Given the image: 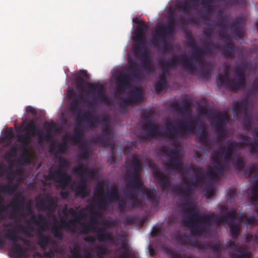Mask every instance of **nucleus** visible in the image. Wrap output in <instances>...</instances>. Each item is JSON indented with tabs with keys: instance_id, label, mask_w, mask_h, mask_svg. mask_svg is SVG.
Returning <instances> with one entry per match:
<instances>
[{
	"instance_id": "7",
	"label": "nucleus",
	"mask_w": 258,
	"mask_h": 258,
	"mask_svg": "<svg viewBox=\"0 0 258 258\" xmlns=\"http://www.w3.org/2000/svg\"><path fill=\"white\" fill-rule=\"evenodd\" d=\"M16 226L19 230H17L16 228L9 229L7 230L6 237L13 242L11 250L14 256H16L15 258H21L26 254V249L24 246L17 243L19 240H22L21 237L18 234V232L21 231L27 235L28 234L21 224L17 222Z\"/></svg>"
},
{
	"instance_id": "22",
	"label": "nucleus",
	"mask_w": 258,
	"mask_h": 258,
	"mask_svg": "<svg viewBox=\"0 0 258 258\" xmlns=\"http://www.w3.org/2000/svg\"><path fill=\"white\" fill-rule=\"evenodd\" d=\"M241 143H238L236 141H228L226 146L224 147L222 151V158L225 161L226 168H229L228 162L232 158V154L234 152H237L240 149Z\"/></svg>"
},
{
	"instance_id": "8",
	"label": "nucleus",
	"mask_w": 258,
	"mask_h": 258,
	"mask_svg": "<svg viewBox=\"0 0 258 258\" xmlns=\"http://www.w3.org/2000/svg\"><path fill=\"white\" fill-rule=\"evenodd\" d=\"M177 63H180L183 67L186 68L190 73H192L197 71L198 67L195 63L191 64L188 60V57L186 55L181 56L176 55L173 59L162 60L160 62L161 70L164 74L174 68Z\"/></svg>"
},
{
	"instance_id": "53",
	"label": "nucleus",
	"mask_w": 258,
	"mask_h": 258,
	"mask_svg": "<svg viewBox=\"0 0 258 258\" xmlns=\"http://www.w3.org/2000/svg\"><path fill=\"white\" fill-rule=\"evenodd\" d=\"M61 225H58V227H53L52 228V233L55 238L57 239L61 240L63 238V233L59 229V227Z\"/></svg>"
},
{
	"instance_id": "25",
	"label": "nucleus",
	"mask_w": 258,
	"mask_h": 258,
	"mask_svg": "<svg viewBox=\"0 0 258 258\" xmlns=\"http://www.w3.org/2000/svg\"><path fill=\"white\" fill-rule=\"evenodd\" d=\"M25 202V198L21 194L16 195L15 198L11 200L9 206L13 209V211L11 214L12 218H15L18 217L17 215V211H19V213H21V211L24 210Z\"/></svg>"
},
{
	"instance_id": "17",
	"label": "nucleus",
	"mask_w": 258,
	"mask_h": 258,
	"mask_svg": "<svg viewBox=\"0 0 258 258\" xmlns=\"http://www.w3.org/2000/svg\"><path fill=\"white\" fill-rule=\"evenodd\" d=\"M111 129L108 125L103 126L101 133L93 137V141L97 144H99L102 147H109L113 149L115 147V143L109 141V137L111 135Z\"/></svg>"
},
{
	"instance_id": "62",
	"label": "nucleus",
	"mask_w": 258,
	"mask_h": 258,
	"mask_svg": "<svg viewBox=\"0 0 258 258\" xmlns=\"http://www.w3.org/2000/svg\"><path fill=\"white\" fill-rule=\"evenodd\" d=\"M180 108L181 112L180 114H181L182 116H184V112L190 113V105L189 102L188 101H184L183 104L181 106H180Z\"/></svg>"
},
{
	"instance_id": "55",
	"label": "nucleus",
	"mask_w": 258,
	"mask_h": 258,
	"mask_svg": "<svg viewBox=\"0 0 258 258\" xmlns=\"http://www.w3.org/2000/svg\"><path fill=\"white\" fill-rule=\"evenodd\" d=\"M15 191V187L10 184L2 185L0 186V191L3 192H8L10 194H12Z\"/></svg>"
},
{
	"instance_id": "20",
	"label": "nucleus",
	"mask_w": 258,
	"mask_h": 258,
	"mask_svg": "<svg viewBox=\"0 0 258 258\" xmlns=\"http://www.w3.org/2000/svg\"><path fill=\"white\" fill-rule=\"evenodd\" d=\"M216 118L214 120L215 122V131L218 134V137L222 140H224V131L226 124L229 119L228 113L226 111L220 112L218 114H215Z\"/></svg>"
},
{
	"instance_id": "4",
	"label": "nucleus",
	"mask_w": 258,
	"mask_h": 258,
	"mask_svg": "<svg viewBox=\"0 0 258 258\" xmlns=\"http://www.w3.org/2000/svg\"><path fill=\"white\" fill-rule=\"evenodd\" d=\"M236 75L231 79L228 72V66L225 68V73L220 74L217 78V83L220 86H224L231 90L237 91L243 88L246 84L244 70L239 67L235 68Z\"/></svg>"
},
{
	"instance_id": "63",
	"label": "nucleus",
	"mask_w": 258,
	"mask_h": 258,
	"mask_svg": "<svg viewBox=\"0 0 258 258\" xmlns=\"http://www.w3.org/2000/svg\"><path fill=\"white\" fill-rule=\"evenodd\" d=\"M231 32L236 39H240L243 37V31L241 27H238V28L234 29Z\"/></svg>"
},
{
	"instance_id": "19",
	"label": "nucleus",
	"mask_w": 258,
	"mask_h": 258,
	"mask_svg": "<svg viewBox=\"0 0 258 258\" xmlns=\"http://www.w3.org/2000/svg\"><path fill=\"white\" fill-rule=\"evenodd\" d=\"M146 49H143L138 44L134 47L136 55L141 59V67L150 73L154 71V67L151 58L146 53Z\"/></svg>"
},
{
	"instance_id": "59",
	"label": "nucleus",
	"mask_w": 258,
	"mask_h": 258,
	"mask_svg": "<svg viewBox=\"0 0 258 258\" xmlns=\"http://www.w3.org/2000/svg\"><path fill=\"white\" fill-rule=\"evenodd\" d=\"M218 35L221 39L228 41V39L230 38L228 31L226 28H223L219 31Z\"/></svg>"
},
{
	"instance_id": "39",
	"label": "nucleus",
	"mask_w": 258,
	"mask_h": 258,
	"mask_svg": "<svg viewBox=\"0 0 258 258\" xmlns=\"http://www.w3.org/2000/svg\"><path fill=\"white\" fill-rule=\"evenodd\" d=\"M32 134L27 132L18 136V141L22 143V148L25 149L32 142Z\"/></svg>"
},
{
	"instance_id": "5",
	"label": "nucleus",
	"mask_w": 258,
	"mask_h": 258,
	"mask_svg": "<svg viewBox=\"0 0 258 258\" xmlns=\"http://www.w3.org/2000/svg\"><path fill=\"white\" fill-rule=\"evenodd\" d=\"M96 238L99 242L108 241L114 245L120 254L118 258H133L131 255L126 239L124 236H112L107 233H98L96 235Z\"/></svg>"
},
{
	"instance_id": "3",
	"label": "nucleus",
	"mask_w": 258,
	"mask_h": 258,
	"mask_svg": "<svg viewBox=\"0 0 258 258\" xmlns=\"http://www.w3.org/2000/svg\"><path fill=\"white\" fill-rule=\"evenodd\" d=\"M190 207L187 209V213L185 217L183 222L185 225L191 228V232L195 235H200L204 233L206 226H211L213 222H215L218 225L221 223H226L229 221H235L236 216L235 210L232 209L228 211L226 214H222L218 217L216 213L209 214H201L200 210L195 211V206L191 202L185 204Z\"/></svg>"
},
{
	"instance_id": "21",
	"label": "nucleus",
	"mask_w": 258,
	"mask_h": 258,
	"mask_svg": "<svg viewBox=\"0 0 258 258\" xmlns=\"http://www.w3.org/2000/svg\"><path fill=\"white\" fill-rule=\"evenodd\" d=\"M116 80V87L114 94L116 97L119 98L122 97L123 91L131 87L133 79L130 75L122 73L117 76Z\"/></svg>"
},
{
	"instance_id": "46",
	"label": "nucleus",
	"mask_w": 258,
	"mask_h": 258,
	"mask_svg": "<svg viewBox=\"0 0 258 258\" xmlns=\"http://www.w3.org/2000/svg\"><path fill=\"white\" fill-rule=\"evenodd\" d=\"M167 83L166 77L164 74L160 76V80L155 84V90L156 91L161 92Z\"/></svg>"
},
{
	"instance_id": "56",
	"label": "nucleus",
	"mask_w": 258,
	"mask_h": 258,
	"mask_svg": "<svg viewBox=\"0 0 258 258\" xmlns=\"http://www.w3.org/2000/svg\"><path fill=\"white\" fill-rule=\"evenodd\" d=\"M80 159L88 160L89 158V149L87 146H84L82 148L79 154Z\"/></svg>"
},
{
	"instance_id": "18",
	"label": "nucleus",
	"mask_w": 258,
	"mask_h": 258,
	"mask_svg": "<svg viewBox=\"0 0 258 258\" xmlns=\"http://www.w3.org/2000/svg\"><path fill=\"white\" fill-rule=\"evenodd\" d=\"M150 167L153 170V176L161 189L163 190H168L171 186L169 177L162 172L157 166L151 164Z\"/></svg>"
},
{
	"instance_id": "37",
	"label": "nucleus",
	"mask_w": 258,
	"mask_h": 258,
	"mask_svg": "<svg viewBox=\"0 0 258 258\" xmlns=\"http://www.w3.org/2000/svg\"><path fill=\"white\" fill-rule=\"evenodd\" d=\"M83 98V95L80 94L74 97L70 104V110L74 114H78L81 111V102Z\"/></svg>"
},
{
	"instance_id": "34",
	"label": "nucleus",
	"mask_w": 258,
	"mask_h": 258,
	"mask_svg": "<svg viewBox=\"0 0 258 258\" xmlns=\"http://www.w3.org/2000/svg\"><path fill=\"white\" fill-rule=\"evenodd\" d=\"M83 77L86 79H88L90 77L86 71L83 70L81 71L80 75L76 77L75 80L77 89L81 91L84 90L85 85L86 84V81L83 79Z\"/></svg>"
},
{
	"instance_id": "11",
	"label": "nucleus",
	"mask_w": 258,
	"mask_h": 258,
	"mask_svg": "<svg viewBox=\"0 0 258 258\" xmlns=\"http://www.w3.org/2000/svg\"><path fill=\"white\" fill-rule=\"evenodd\" d=\"M30 220L31 221H28L27 222V228L31 231L33 230L31 222L39 227L38 231L39 232V236L37 240L38 244L42 248L46 247L47 244L50 243L51 239L47 236L43 235L41 233V231L44 230V225L42 224L46 222L45 217L42 215L37 216L36 214H33L31 216Z\"/></svg>"
},
{
	"instance_id": "26",
	"label": "nucleus",
	"mask_w": 258,
	"mask_h": 258,
	"mask_svg": "<svg viewBox=\"0 0 258 258\" xmlns=\"http://www.w3.org/2000/svg\"><path fill=\"white\" fill-rule=\"evenodd\" d=\"M175 239L178 244L183 245L188 249L201 247L200 242L198 240L186 235H177Z\"/></svg>"
},
{
	"instance_id": "40",
	"label": "nucleus",
	"mask_w": 258,
	"mask_h": 258,
	"mask_svg": "<svg viewBox=\"0 0 258 258\" xmlns=\"http://www.w3.org/2000/svg\"><path fill=\"white\" fill-rule=\"evenodd\" d=\"M234 167L238 170H242L245 166V162L237 154H234L230 160Z\"/></svg>"
},
{
	"instance_id": "50",
	"label": "nucleus",
	"mask_w": 258,
	"mask_h": 258,
	"mask_svg": "<svg viewBox=\"0 0 258 258\" xmlns=\"http://www.w3.org/2000/svg\"><path fill=\"white\" fill-rule=\"evenodd\" d=\"M239 220L245 224L254 225L256 223V219L255 216H249L246 214L240 216Z\"/></svg>"
},
{
	"instance_id": "29",
	"label": "nucleus",
	"mask_w": 258,
	"mask_h": 258,
	"mask_svg": "<svg viewBox=\"0 0 258 258\" xmlns=\"http://www.w3.org/2000/svg\"><path fill=\"white\" fill-rule=\"evenodd\" d=\"M76 196L85 199L88 195L87 185L83 177L73 188Z\"/></svg>"
},
{
	"instance_id": "33",
	"label": "nucleus",
	"mask_w": 258,
	"mask_h": 258,
	"mask_svg": "<svg viewBox=\"0 0 258 258\" xmlns=\"http://www.w3.org/2000/svg\"><path fill=\"white\" fill-rule=\"evenodd\" d=\"M106 188H107V197L108 200L110 202H118L119 203V198L120 197V194L118 191V188L116 186H112L111 187V190L110 191L109 189V184L108 183L106 184ZM122 199H121V200ZM119 210V209L118 208Z\"/></svg>"
},
{
	"instance_id": "44",
	"label": "nucleus",
	"mask_w": 258,
	"mask_h": 258,
	"mask_svg": "<svg viewBox=\"0 0 258 258\" xmlns=\"http://www.w3.org/2000/svg\"><path fill=\"white\" fill-rule=\"evenodd\" d=\"M228 226L230 228V234L232 238H237L239 233L240 225L235 223V221H229Z\"/></svg>"
},
{
	"instance_id": "16",
	"label": "nucleus",
	"mask_w": 258,
	"mask_h": 258,
	"mask_svg": "<svg viewBox=\"0 0 258 258\" xmlns=\"http://www.w3.org/2000/svg\"><path fill=\"white\" fill-rule=\"evenodd\" d=\"M39 209L46 211L48 215H51L57 207L58 199L56 197L46 195L44 198L37 197L35 199Z\"/></svg>"
},
{
	"instance_id": "51",
	"label": "nucleus",
	"mask_w": 258,
	"mask_h": 258,
	"mask_svg": "<svg viewBox=\"0 0 258 258\" xmlns=\"http://www.w3.org/2000/svg\"><path fill=\"white\" fill-rule=\"evenodd\" d=\"M226 248L221 243H215L212 244L210 246V250L213 252L219 254L220 253L223 249Z\"/></svg>"
},
{
	"instance_id": "31",
	"label": "nucleus",
	"mask_w": 258,
	"mask_h": 258,
	"mask_svg": "<svg viewBox=\"0 0 258 258\" xmlns=\"http://www.w3.org/2000/svg\"><path fill=\"white\" fill-rule=\"evenodd\" d=\"M142 95L141 89L136 87L130 91V96H126V102H131L133 105L139 103L142 100Z\"/></svg>"
},
{
	"instance_id": "6",
	"label": "nucleus",
	"mask_w": 258,
	"mask_h": 258,
	"mask_svg": "<svg viewBox=\"0 0 258 258\" xmlns=\"http://www.w3.org/2000/svg\"><path fill=\"white\" fill-rule=\"evenodd\" d=\"M56 158L58 160L59 165L56 167L54 170H50L48 173V178L59 183L63 189L67 183L71 181V177L66 171L69 162L61 156L57 155Z\"/></svg>"
},
{
	"instance_id": "1",
	"label": "nucleus",
	"mask_w": 258,
	"mask_h": 258,
	"mask_svg": "<svg viewBox=\"0 0 258 258\" xmlns=\"http://www.w3.org/2000/svg\"><path fill=\"white\" fill-rule=\"evenodd\" d=\"M128 169L130 174L127 175L125 179L127 190L124 191V195L127 201L123 199L119 200L118 203L119 211L124 213L127 210H130L141 207L142 200L138 198L139 192H142L143 197L146 196L147 200L155 207L159 204V198L155 188L150 190L144 187L141 179V172L142 169V163L137 156H133L131 165Z\"/></svg>"
},
{
	"instance_id": "10",
	"label": "nucleus",
	"mask_w": 258,
	"mask_h": 258,
	"mask_svg": "<svg viewBox=\"0 0 258 258\" xmlns=\"http://www.w3.org/2000/svg\"><path fill=\"white\" fill-rule=\"evenodd\" d=\"M44 127L47 130L46 133L42 134L40 131L37 132V126L33 120H31L30 122L27 124L25 127L26 132L29 133L32 135V137L34 136L36 134L38 135V139L39 141L45 140L49 141L51 138V132L56 131L57 126L54 123H49L46 122L44 124Z\"/></svg>"
},
{
	"instance_id": "12",
	"label": "nucleus",
	"mask_w": 258,
	"mask_h": 258,
	"mask_svg": "<svg viewBox=\"0 0 258 258\" xmlns=\"http://www.w3.org/2000/svg\"><path fill=\"white\" fill-rule=\"evenodd\" d=\"M244 104L237 101L233 108V113L238 119H243V124L244 130L248 131L251 127V120L248 114V100L247 98L244 99Z\"/></svg>"
},
{
	"instance_id": "47",
	"label": "nucleus",
	"mask_w": 258,
	"mask_h": 258,
	"mask_svg": "<svg viewBox=\"0 0 258 258\" xmlns=\"http://www.w3.org/2000/svg\"><path fill=\"white\" fill-rule=\"evenodd\" d=\"M229 18V15L225 14L224 15H222L221 13L218 15L217 16V23L216 24V26H220L223 28H227L228 27V25L226 22H227V20Z\"/></svg>"
},
{
	"instance_id": "9",
	"label": "nucleus",
	"mask_w": 258,
	"mask_h": 258,
	"mask_svg": "<svg viewBox=\"0 0 258 258\" xmlns=\"http://www.w3.org/2000/svg\"><path fill=\"white\" fill-rule=\"evenodd\" d=\"M162 151L168 156V163L166 165V170L168 172L171 170L180 171L181 170V159L179 156V151L176 148L163 147Z\"/></svg>"
},
{
	"instance_id": "24",
	"label": "nucleus",
	"mask_w": 258,
	"mask_h": 258,
	"mask_svg": "<svg viewBox=\"0 0 258 258\" xmlns=\"http://www.w3.org/2000/svg\"><path fill=\"white\" fill-rule=\"evenodd\" d=\"M222 153H221L220 149L214 150L212 154V163L214 165V168L221 174H224V167H226L225 161L223 159Z\"/></svg>"
},
{
	"instance_id": "61",
	"label": "nucleus",
	"mask_w": 258,
	"mask_h": 258,
	"mask_svg": "<svg viewBox=\"0 0 258 258\" xmlns=\"http://www.w3.org/2000/svg\"><path fill=\"white\" fill-rule=\"evenodd\" d=\"M96 196L98 198H102L104 196V186L103 182H99L96 185Z\"/></svg>"
},
{
	"instance_id": "13",
	"label": "nucleus",
	"mask_w": 258,
	"mask_h": 258,
	"mask_svg": "<svg viewBox=\"0 0 258 258\" xmlns=\"http://www.w3.org/2000/svg\"><path fill=\"white\" fill-rule=\"evenodd\" d=\"M175 27V20L171 18L169 20L167 25H156L153 31L152 36L156 41L168 39L174 34V29Z\"/></svg>"
},
{
	"instance_id": "30",
	"label": "nucleus",
	"mask_w": 258,
	"mask_h": 258,
	"mask_svg": "<svg viewBox=\"0 0 258 258\" xmlns=\"http://www.w3.org/2000/svg\"><path fill=\"white\" fill-rule=\"evenodd\" d=\"M225 45H222L220 47L222 53L229 58L234 57L235 55L234 43L230 38H228V41H225Z\"/></svg>"
},
{
	"instance_id": "57",
	"label": "nucleus",
	"mask_w": 258,
	"mask_h": 258,
	"mask_svg": "<svg viewBox=\"0 0 258 258\" xmlns=\"http://www.w3.org/2000/svg\"><path fill=\"white\" fill-rule=\"evenodd\" d=\"M209 134L207 128L205 127H203L202 131L200 132L198 135L197 138L199 139L200 142L204 141L205 139L208 138Z\"/></svg>"
},
{
	"instance_id": "14",
	"label": "nucleus",
	"mask_w": 258,
	"mask_h": 258,
	"mask_svg": "<svg viewBox=\"0 0 258 258\" xmlns=\"http://www.w3.org/2000/svg\"><path fill=\"white\" fill-rule=\"evenodd\" d=\"M204 55L202 50H200L198 47L193 49L190 57H188V60L192 61L191 64L195 63L198 61L200 66L202 68L199 75L204 78L208 79L210 77V67L209 66L205 63ZM197 66V65H196Z\"/></svg>"
},
{
	"instance_id": "28",
	"label": "nucleus",
	"mask_w": 258,
	"mask_h": 258,
	"mask_svg": "<svg viewBox=\"0 0 258 258\" xmlns=\"http://www.w3.org/2000/svg\"><path fill=\"white\" fill-rule=\"evenodd\" d=\"M228 247L237 252L235 254L237 256L236 258H251L247 253L245 248L239 243H235L234 242L230 241L228 243ZM231 258L234 257H232Z\"/></svg>"
},
{
	"instance_id": "23",
	"label": "nucleus",
	"mask_w": 258,
	"mask_h": 258,
	"mask_svg": "<svg viewBox=\"0 0 258 258\" xmlns=\"http://www.w3.org/2000/svg\"><path fill=\"white\" fill-rule=\"evenodd\" d=\"M241 143H238L236 141H228L226 146L224 147L222 151V158L225 161L226 168H229L228 162L232 158V154L234 152H237L240 149Z\"/></svg>"
},
{
	"instance_id": "38",
	"label": "nucleus",
	"mask_w": 258,
	"mask_h": 258,
	"mask_svg": "<svg viewBox=\"0 0 258 258\" xmlns=\"http://www.w3.org/2000/svg\"><path fill=\"white\" fill-rule=\"evenodd\" d=\"M249 200L252 205L258 206V179H257L254 184L252 185L250 190Z\"/></svg>"
},
{
	"instance_id": "2",
	"label": "nucleus",
	"mask_w": 258,
	"mask_h": 258,
	"mask_svg": "<svg viewBox=\"0 0 258 258\" xmlns=\"http://www.w3.org/2000/svg\"><path fill=\"white\" fill-rule=\"evenodd\" d=\"M199 120L197 116L194 118L190 116L188 120L177 122L176 125L170 120H167L166 130L162 132L159 131V125L151 120H148L142 126L145 134L142 135L141 138L145 140L160 136L171 139H174L176 137L183 138L195 132Z\"/></svg>"
},
{
	"instance_id": "48",
	"label": "nucleus",
	"mask_w": 258,
	"mask_h": 258,
	"mask_svg": "<svg viewBox=\"0 0 258 258\" xmlns=\"http://www.w3.org/2000/svg\"><path fill=\"white\" fill-rule=\"evenodd\" d=\"M218 48V46L213 42L206 43L202 48L204 55L211 53L214 49Z\"/></svg>"
},
{
	"instance_id": "52",
	"label": "nucleus",
	"mask_w": 258,
	"mask_h": 258,
	"mask_svg": "<svg viewBox=\"0 0 258 258\" xmlns=\"http://www.w3.org/2000/svg\"><path fill=\"white\" fill-rule=\"evenodd\" d=\"M190 170H191L194 172L195 176L197 175H204L203 168L201 167H198L194 164L190 165L188 168L186 169V172L188 173Z\"/></svg>"
},
{
	"instance_id": "58",
	"label": "nucleus",
	"mask_w": 258,
	"mask_h": 258,
	"mask_svg": "<svg viewBox=\"0 0 258 258\" xmlns=\"http://www.w3.org/2000/svg\"><path fill=\"white\" fill-rule=\"evenodd\" d=\"M178 194L179 195L182 200L186 201L190 199V196L188 192H186L183 187L178 188Z\"/></svg>"
},
{
	"instance_id": "43",
	"label": "nucleus",
	"mask_w": 258,
	"mask_h": 258,
	"mask_svg": "<svg viewBox=\"0 0 258 258\" xmlns=\"http://www.w3.org/2000/svg\"><path fill=\"white\" fill-rule=\"evenodd\" d=\"M244 175L247 178H258V166L254 165L247 167L244 171Z\"/></svg>"
},
{
	"instance_id": "49",
	"label": "nucleus",
	"mask_w": 258,
	"mask_h": 258,
	"mask_svg": "<svg viewBox=\"0 0 258 258\" xmlns=\"http://www.w3.org/2000/svg\"><path fill=\"white\" fill-rule=\"evenodd\" d=\"M168 39H165L163 41L162 40L156 41L154 39V37L153 36V43L154 45H156L157 44H162V50L164 53H166L167 51H171L172 50V46L166 42V40Z\"/></svg>"
},
{
	"instance_id": "35",
	"label": "nucleus",
	"mask_w": 258,
	"mask_h": 258,
	"mask_svg": "<svg viewBox=\"0 0 258 258\" xmlns=\"http://www.w3.org/2000/svg\"><path fill=\"white\" fill-rule=\"evenodd\" d=\"M77 126L75 128V133L73 135H66L64 137L65 141H71L76 143L80 142L83 136V130Z\"/></svg>"
},
{
	"instance_id": "27",
	"label": "nucleus",
	"mask_w": 258,
	"mask_h": 258,
	"mask_svg": "<svg viewBox=\"0 0 258 258\" xmlns=\"http://www.w3.org/2000/svg\"><path fill=\"white\" fill-rule=\"evenodd\" d=\"M98 219L97 217L94 216L92 214L90 217L89 223L88 224L85 223H82L81 225L83 226L82 229L80 232L83 234H87L88 231H93L94 232H97L99 231H102L103 230L100 229L98 230V228L95 226V224L98 223Z\"/></svg>"
},
{
	"instance_id": "54",
	"label": "nucleus",
	"mask_w": 258,
	"mask_h": 258,
	"mask_svg": "<svg viewBox=\"0 0 258 258\" xmlns=\"http://www.w3.org/2000/svg\"><path fill=\"white\" fill-rule=\"evenodd\" d=\"M239 139L240 140L241 142H238V143H241V146H240V149L242 148L244 146H247L248 147L249 144L251 140V138L249 136H244L243 135H241L239 137Z\"/></svg>"
},
{
	"instance_id": "64",
	"label": "nucleus",
	"mask_w": 258,
	"mask_h": 258,
	"mask_svg": "<svg viewBox=\"0 0 258 258\" xmlns=\"http://www.w3.org/2000/svg\"><path fill=\"white\" fill-rule=\"evenodd\" d=\"M14 132L12 128H10L6 131L3 139L7 141H11L12 138L14 137Z\"/></svg>"
},
{
	"instance_id": "36",
	"label": "nucleus",
	"mask_w": 258,
	"mask_h": 258,
	"mask_svg": "<svg viewBox=\"0 0 258 258\" xmlns=\"http://www.w3.org/2000/svg\"><path fill=\"white\" fill-rule=\"evenodd\" d=\"M195 5V0H185V2H178V8L179 11L185 14H188Z\"/></svg>"
},
{
	"instance_id": "45",
	"label": "nucleus",
	"mask_w": 258,
	"mask_h": 258,
	"mask_svg": "<svg viewBox=\"0 0 258 258\" xmlns=\"http://www.w3.org/2000/svg\"><path fill=\"white\" fill-rule=\"evenodd\" d=\"M82 248L80 244H75L71 249L72 257L70 258H83L81 256ZM84 258H92L90 256H87Z\"/></svg>"
},
{
	"instance_id": "60",
	"label": "nucleus",
	"mask_w": 258,
	"mask_h": 258,
	"mask_svg": "<svg viewBox=\"0 0 258 258\" xmlns=\"http://www.w3.org/2000/svg\"><path fill=\"white\" fill-rule=\"evenodd\" d=\"M88 169V167L87 166L79 165L75 167V171L78 173L79 176L82 177L85 172H87Z\"/></svg>"
},
{
	"instance_id": "32",
	"label": "nucleus",
	"mask_w": 258,
	"mask_h": 258,
	"mask_svg": "<svg viewBox=\"0 0 258 258\" xmlns=\"http://www.w3.org/2000/svg\"><path fill=\"white\" fill-rule=\"evenodd\" d=\"M86 214L84 213L83 210H79L78 212H77L76 215L74 218L73 219L72 222L61 220V225L64 224V227L69 229H73L72 225H75L73 222L78 223L80 220L83 219L86 217Z\"/></svg>"
},
{
	"instance_id": "15",
	"label": "nucleus",
	"mask_w": 258,
	"mask_h": 258,
	"mask_svg": "<svg viewBox=\"0 0 258 258\" xmlns=\"http://www.w3.org/2000/svg\"><path fill=\"white\" fill-rule=\"evenodd\" d=\"M89 92L93 94L92 97V100L89 102L90 105H95L97 103V98L95 94L97 93L98 99L101 102L108 103L109 102V97L106 95L105 89L104 86L101 84L89 83L88 84Z\"/></svg>"
},
{
	"instance_id": "42",
	"label": "nucleus",
	"mask_w": 258,
	"mask_h": 258,
	"mask_svg": "<svg viewBox=\"0 0 258 258\" xmlns=\"http://www.w3.org/2000/svg\"><path fill=\"white\" fill-rule=\"evenodd\" d=\"M84 116H88V118L82 117L81 120H83L85 121L87 125L90 127H93L95 125L96 123L100 122L99 118L98 116L94 117L90 113L84 111Z\"/></svg>"
},
{
	"instance_id": "41",
	"label": "nucleus",
	"mask_w": 258,
	"mask_h": 258,
	"mask_svg": "<svg viewBox=\"0 0 258 258\" xmlns=\"http://www.w3.org/2000/svg\"><path fill=\"white\" fill-rule=\"evenodd\" d=\"M136 33V35L133 37V40L135 42V44L134 46L137 44L143 49H146V37L145 36V33H140V32H135Z\"/></svg>"
}]
</instances>
